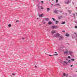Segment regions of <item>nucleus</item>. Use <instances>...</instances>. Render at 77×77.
<instances>
[{
  "mask_svg": "<svg viewBox=\"0 0 77 77\" xmlns=\"http://www.w3.org/2000/svg\"><path fill=\"white\" fill-rule=\"evenodd\" d=\"M55 38H59L60 36V34H59V33H57L55 34Z\"/></svg>",
  "mask_w": 77,
  "mask_h": 77,
  "instance_id": "obj_1",
  "label": "nucleus"
},
{
  "mask_svg": "<svg viewBox=\"0 0 77 77\" xmlns=\"http://www.w3.org/2000/svg\"><path fill=\"white\" fill-rule=\"evenodd\" d=\"M62 63L64 65H67V64H68V63L66 61H63Z\"/></svg>",
  "mask_w": 77,
  "mask_h": 77,
  "instance_id": "obj_2",
  "label": "nucleus"
},
{
  "mask_svg": "<svg viewBox=\"0 0 77 77\" xmlns=\"http://www.w3.org/2000/svg\"><path fill=\"white\" fill-rule=\"evenodd\" d=\"M56 31H55L54 30H53L51 31V34H54V33H56Z\"/></svg>",
  "mask_w": 77,
  "mask_h": 77,
  "instance_id": "obj_3",
  "label": "nucleus"
},
{
  "mask_svg": "<svg viewBox=\"0 0 77 77\" xmlns=\"http://www.w3.org/2000/svg\"><path fill=\"white\" fill-rule=\"evenodd\" d=\"M58 39L59 40H60L61 39H63V36H60L59 38H58Z\"/></svg>",
  "mask_w": 77,
  "mask_h": 77,
  "instance_id": "obj_4",
  "label": "nucleus"
},
{
  "mask_svg": "<svg viewBox=\"0 0 77 77\" xmlns=\"http://www.w3.org/2000/svg\"><path fill=\"white\" fill-rule=\"evenodd\" d=\"M52 29H56L57 28V26H51Z\"/></svg>",
  "mask_w": 77,
  "mask_h": 77,
  "instance_id": "obj_5",
  "label": "nucleus"
},
{
  "mask_svg": "<svg viewBox=\"0 0 77 77\" xmlns=\"http://www.w3.org/2000/svg\"><path fill=\"white\" fill-rule=\"evenodd\" d=\"M59 23V21L58 20H56L55 21V23L56 24H58V23Z\"/></svg>",
  "mask_w": 77,
  "mask_h": 77,
  "instance_id": "obj_6",
  "label": "nucleus"
},
{
  "mask_svg": "<svg viewBox=\"0 0 77 77\" xmlns=\"http://www.w3.org/2000/svg\"><path fill=\"white\" fill-rule=\"evenodd\" d=\"M64 54L68 55V51H65V52H64Z\"/></svg>",
  "mask_w": 77,
  "mask_h": 77,
  "instance_id": "obj_7",
  "label": "nucleus"
},
{
  "mask_svg": "<svg viewBox=\"0 0 77 77\" xmlns=\"http://www.w3.org/2000/svg\"><path fill=\"white\" fill-rule=\"evenodd\" d=\"M45 21H49V18H45Z\"/></svg>",
  "mask_w": 77,
  "mask_h": 77,
  "instance_id": "obj_8",
  "label": "nucleus"
},
{
  "mask_svg": "<svg viewBox=\"0 0 77 77\" xmlns=\"http://www.w3.org/2000/svg\"><path fill=\"white\" fill-rule=\"evenodd\" d=\"M48 24L49 25H50V24H52V22H51V21H50L48 22Z\"/></svg>",
  "mask_w": 77,
  "mask_h": 77,
  "instance_id": "obj_9",
  "label": "nucleus"
},
{
  "mask_svg": "<svg viewBox=\"0 0 77 77\" xmlns=\"http://www.w3.org/2000/svg\"><path fill=\"white\" fill-rule=\"evenodd\" d=\"M43 16H44V14H41V15H39V17H43Z\"/></svg>",
  "mask_w": 77,
  "mask_h": 77,
  "instance_id": "obj_10",
  "label": "nucleus"
},
{
  "mask_svg": "<svg viewBox=\"0 0 77 77\" xmlns=\"http://www.w3.org/2000/svg\"><path fill=\"white\" fill-rule=\"evenodd\" d=\"M69 54H72V53H73V52L72 51H69Z\"/></svg>",
  "mask_w": 77,
  "mask_h": 77,
  "instance_id": "obj_11",
  "label": "nucleus"
},
{
  "mask_svg": "<svg viewBox=\"0 0 77 77\" xmlns=\"http://www.w3.org/2000/svg\"><path fill=\"white\" fill-rule=\"evenodd\" d=\"M54 13H55V14H57V10H55L54 11Z\"/></svg>",
  "mask_w": 77,
  "mask_h": 77,
  "instance_id": "obj_12",
  "label": "nucleus"
},
{
  "mask_svg": "<svg viewBox=\"0 0 77 77\" xmlns=\"http://www.w3.org/2000/svg\"><path fill=\"white\" fill-rule=\"evenodd\" d=\"M66 3H67V4H68L69 3V1H67V2H65Z\"/></svg>",
  "mask_w": 77,
  "mask_h": 77,
  "instance_id": "obj_13",
  "label": "nucleus"
},
{
  "mask_svg": "<svg viewBox=\"0 0 77 77\" xmlns=\"http://www.w3.org/2000/svg\"><path fill=\"white\" fill-rule=\"evenodd\" d=\"M47 11H50L51 9L49 8H47Z\"/></svg>",
  "mask_w": 77,
  "mask_h": 77,
  "instance_id": "obj_14",
  "label": "nucleus"
},
{
  "mask_svg": "<svg viewBox=\"0 0 77 77\" xmlns=\"http://www.w3.org/2000/svg\"><path fill=\"white\" fill-rule=\"evenodd\" d=\"M66 36H69V34H68V33H66Z\"/></svg>",
  "mask_w": 77,
  "mask_h": 77,
  "instance_id": "obj_15",
  "label": "nucleus"
},
{
  "mask_svg": "<svg viewBox=\"0 0 77 77\" xmlns=\"http://www.w3.org/2000/svg\"><path fill=\"white\" fill-rule=\"evenodd\" d=\"M57 55H58V54H54L53 55H52V56H57Z\"/></svg>",
  "mask_w": 77,
  "mask_h": 77,
  "instance_id": "obj_16",
  "label": "nucleus"
},
{
  "mask_svg": "<svg viewBox=\"0 0 77 77\" xmlns=\"http://www.w3.org/2000/svg\"><path fill=\"white\" fill-rule=\"evenodd\" d=\"M65 24V22H63L61 23V24Z\"/></svg>",
  "mask_w": 77,
  "mask_h": 77,
  "instance_id": "obj_17",
  "label": "nucleus"
},
{
  "mask_svg": "<svg viewBox=\"0 0 77 77\" xmlns=\"http://www.w3.org/2000/svg\"><path fill=\"white\" fill-rule=\"evenodd\" d=\"M71 60H72V61L73 62L74 61V60H75V59H71Z\"/></svg>",
  "mask_w": 77,
  "mask_h": 77,
  "instance_id": "obj_18",
  "label": "nucleus"
},
{
  "mask_svg": "<svg viewBox=\"0 0 77 77\" xmlns=\"http://www.w3.org/2000/svg\"><path fill=\"white\" fill-rule=\"evenodd\" d=\"M68 12H69V13H71V11L70 10H68Z\"/></svg>",
  "mask_w": 77,
  "mask_h": 77,
  "instance_id": "obj_19",
  "label": "nucleus"
},
{
  "mask_svg": "<svg viewBox=\"0 0 77 77\" xmlns=\"http://www.w3.org/2000/svg\"><path fill=\"white\" fill-rule=\"evenodd\" d=\"M12 75H13V76H15V74L14 73H13L12 74Z\"/></svg>",
  "mask_w": 77,
  "mask_h": 77,
  "instance_id": "obj_20",
  "label": "nucleus"
},
{
  "mask_svg": "<svg viewBox=\"0 0 77 77\" xmlns=\"http://www.w3.org/2000/svg\"><path fill=\"white\" fill-rule=\"evenodd\" d=\"M63 75L64 76H66V74H65V73H63Z\"/></svg>",
  "mask_w": 77,
  "mask_h": 77,
  "instance_id": "obj_21",
  "label": "nucleus"
},
{
  "mask_svg": "<svg viewBox=\"0 0 77 77\" xmlns=\"http://www.w3.org/2000/svg\"><path fill=\"white\" fill-rule=\"evenodd\" d=\"M52 19L53 20V21H55L56 20V19L54 18H52Z\"/></svg>",
  "mask_w": 77,
  "mask_h": 77,
  "instance_id": "obj_22",
  "label": "nucleus"
},
{
  "mask_svg": "<svg viewBox=\"0 0 77 77\" xmlns=\"http://www.w3.org/2000/svg\"><path fill=\"white\" fill-rule=\"evenodd\" d=\"M8 27H11V24H9L8 25Z\"/></svg>",
  "mask_w": 77,
  "mask_h": 77,
  "instance_id": "obj_23",
  "label": "nucleus"
},
{
  "mask_svg": "<svg viewBox=\"0 0 77 77\" xmlns=\"http://www.w3.org/2000/svg\"><path fill=\"white\" fill-rule=\"evenodd\" d=\"M71 62V60H69L68 61V62H69V63H70V62Z\"/></svg>",
  "mask_w": 77,
  "mask_h": 77,
  "instance_id": "obj_24",
  "label": "nucleus"
},
{
  "mask_svg": "<svg viewBox=\"0 0 77 77\" xmlns=\"http://www.w3.org/2000/svg\"><path fill=\"white\" fill-rule=\"evenodd\" d=\"M68 59H70V56H69L68 57Z\"/></svg>",
  "mask_w": 77,
  "mask_h": 77,
  "instance_id": "obj_25",
  "label": "nucleus"
},
{
  "mask_svg": "<svg viewBox=\"0 0 77 77\" xmlns=\"http://www.w3.org/2000/svg\"><path fill=\"white\" fill-rule=\"evenodd\" d=\"M41 9H42V10H43L44 9V8H43V7H41Z\"/></svg>",
  "mask_w": 77,
  "mask_h": 77,
  "instance_id": "obj_26",
  "label": "nucleus"
},
{
  "mask_svg": "<svg viewBox=\"0 0 77 77\" xmlns=\"http://www.w3.org/2000/svg\"><path fill=\"white\" fill-rule=\"evenodd\" d=\"M42 3L43 4L44 3V2L43 1H41Z\"/></svg>",
  "mask_w": 77,
  "mask_h": 77,
  "instance_id": "obj_27",
  "label": "nucleus"
},
{
  "mask_svg": "<svg viewBox=\"0 0 77 77\" xmlns=\"http://www.w3.org/2000/svg\"><path fill=\"white\" fill-rule=\"evenodd\" d=\"M75 28H76V29H77V26H75Z\"/></svg>",
  "mask_w": 77,
  "mask_h": 77,
  "instance_id": "obj_28",
  "label": "nucleus"
},
{
  "mask_svg": "<svg viewBox=\"0 0 77 77\" xmlns=\"http://www.w3.org/2000/svg\"><path fill=\"white\" fill-rule=\"evenodd\" d=\"M73 65H72L70 66V67H72V66H73Z\"/></svg>",
  "mask_w": 77,
  "mask_h": 77,
  "instance_id": "obj_29",
  "label": "nucleus"
},
{
  "mask_svg": "<svg viewBox=\"0 0 77 77\" xmlns=\"http://www.w3.org/2000/svg\"><path fill=\"white\" fill-rule=\"evenodd\" d=\"M19 21V20H17L16 21V22H18Z\"/></svg>",
  "mask_w": 77,
  "mask_h": 77,
  "instance_id": "obj_30",
  "label": "nucleus"
},
{
  "mask_svg": "<svg viewBox=\"0 0 77 77\" xmlns=\"http://www.w3.org/2000/svg\"><path fill=\"white\" fill-rule=\"evenodd\" d=\"M56 2H58V0H56Z\"/></svg>",
  "mask_w": 77,
  "mask_h": 77,
  "instance_id": "obj_31",
  "label": "nucleus"
},
{
  "mask_svg": "<svg viewBox=\"0 0 77 77\" xmlns=\"http://www.w3.org/2000/svg\"><path fill=\"white\" fill-rule=\"evenodd\" d=\"M57 5H58V6H60V5L59 4H57Z\"/></svg>",
  "mask_w": 77,
  "mask_h": 77,
  "instance_id": "obj_32",
  "label": "nucleus"
},
{
  "mask_svg": "<svg viewBox=\"0 0 77 77\" xmlns=\"http://www.w3.org/2000/svg\"><path fill=\"white\" fill-rule=\"evenodd\" d=\"M49 56H52V55H49Z\"/></svg>",
  "mask_w": 77,
  "mask_h": 77,
  "instance_id": "obj_33",
  "label": "nucleus"
},
{
  "mask_svg": "<svg viewBox=\"0 0 77 77\" xmlns=\"http://www.w3.org/2000/svg\"><path fill=\"white\" fill-rule=\"evenodd\" d=\"M45 23H46L45 22H44V23H43V24H45Z\"/></svg>",
  "mask_w": 77,
  "mask_h": 77,
  "instance_id": "obj_34",
  "label": "nucleus"
},
{
  "mask_svg": "<svg viewBox=\"0 0 77 77\" xmlns=\"http://www.w3.org/2000/svg\"><path fill=\"white\" fill-rule=\"evenodd\" d=\"M35 68H37V66H35Z\"/></svg>",
  "mask_w": 77,
  "mask_h": 77,
  "instance_id": "obj_35",
  "label": "nucleus"
},
{
  "mask_svg": "<svg viewBox=\"0 0 77 77\" xmlns=\"http://www.w3.org/2000/svg\"><path fill=\"white\" fill-rule=\"evenodd\" d=\"M62 32H65V31H62Z\"/></svg>",
  "mask_w": 77,
  "mask_h": 77,
  "instance_id": "obj_36",
  "label": "nucleus"
},
{
  "mask_svg": "<svg viewBox=\"0 0 77 77\" xmlns=\"http://www.w3.org/2000/svg\"><path fill=\"white\" fill-rule=\"evenodd\" d=\"M22 39H24V38H22Z\"/></svg>",
  "mask_w": 77,
  "mask_h": 77,
  "instance_id": "obj_37",
  "label": "nucleus"
},
{
  "mask_svg": "<svg viewBox=\"0 0 77 77\" xmlns=\"http://www.w3.org/2000/svg\"><path fill=\"white\" fill-rule=\"evenodd\" d=\"M54 53H57V52H55Z\"/></svg>",
  "mask_w": 77,
  "mask_h": 77,
  "instance_id": "obj_38",
  "label": "nucleus"
},
{
  "mask_svg": "<svg viewBox=\"0 0 77 77\" xmlns=\"http://www.w3.org/2000/svg\"><path fill=\"white\" fill-rule=\"evenodd\" d=\"M52 0V1H53V0Z\"/></svg>",
  "mask_w": 77,
  "mask_h": 77,
  "instance_id": "obj_39",
  "label": "nucleus"
},
{
  "mask_svg": "<svg viewBox=\"0 0 77 77\" xmlns=\"http://www.w3.org/2000/svg\"><path fill=\"white\" fill-rule=\"evenodd\" d=\"M37 19H39V18H37Z\"/></svg>",
  "mask_w": 77,
  "mask_h": 77,
  "instance_id": "obj_40",
  "label": "nucleus"
},
{
  "mask_svg": "<svg viewBox=\"0 0 77 77\" xmlns=\"http://www.w3.org/2000/svg\"><path fill=\"white\" fill-rule=\"evenodd\" d=\"M76 72H77V71H76Z\"/></svg>",
  "mask_w": 77,
  "mask_h": 77,
  "instance_id": "obj_41",
  "label": "nucleus"
}]
</instances>
